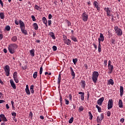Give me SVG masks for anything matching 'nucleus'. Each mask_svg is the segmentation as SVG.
<instances>
[{
    "instance_id": "f257e3e1",
    "label": "nucleus",
    "mask_w": 125,
    "mask_h": 125,
    "mask_svg": "<svg viewBox=\"0 0 125 125\" xmlns=\"http://www.w3.org/2000/svg\"><path fill=\"white\" fill-rule=\"evenodd\" d=\"M18 48V45L15 43H11L8 45V49L9 51L10 54H14L15 53V50Z\"/></svg>"
},
{
    "instance_id": "f03ea898",
    "label": "nucleus",
    "mask_w": 125,
    "mask_h": 125,
    "mask_svg": "<svg viewBox=\"0 0 125 125\" xmlns=\"http://www.w3.org/2000/svg\"><path fill=\"white\" fill-rule=\"evenodd\" d=\"M99 75H100V74L97 71H94L92 73V81H93V82L94 83H97Z\"/></svg>"
},
{
    "instance_id": "7ed1b4c3",
    "label": "nucleus",
    "mask_w": 125,
    "mask_h": 125,
    "mask_svg": "<svg viewBox=\"0 0 125 125\" xmlns=\"http://www.w3.org/2000/svg\"><path fill=\"white\" fill-rule=\"evenodd\" d=\"M89 18V15L86 12H83L81 16L82 20L86 22L88 21Z\"/></svg>"
},
{
    "instance_id": "20e7f679",
    "label": "nucleus",
    "mask_w": 125,
    "mask_h": 125,
    "mask_svg": "<svg viewBox=\"0 0 125 125\" xmlns=\"http://www.w3.org/2000/svg\"><path fill=\"white\" fill-rule=\"evenodd\" d=\"M115 33L117 34L118 36H121L123 34L122 30L119 28L118 26H115L114 27Z\"/></svg>"
},
{
    "instance_id": "39448f33",
    "label": "nucleus",
    "mask_w": 125,
    "mask_h": 125,
    "mask_svg": "<svg viewBox=\"0 0 125 125\" xmlns=\"http://www.w3.org/2000/svg\"><path fill=\"white\" fill-rule=\"evenodd\" d=\"M112 62L110 61H108V74H111L112 73L113 70L114 69L113 65H112Z\"/></svg>"
},
{
    "instance_id": "423d86ee",
    "label": "nucleus",
    "mask_w": 125,
    "mask_h": 125,
    "mask_svg": "<svg viewBox=\"0 0 125 125\" xmlns=\"http://www.w3.org/2000/svg\"><path fill=\"white\" fill-rule=\"evenodd\" d=\"M5 72V75L7 77L10 75V68L9 65H6L4 68Z\"/></svg>"
},
{
    "instance_id": "0eeeda50",
    "label": "nucleus",
    "mask_w": 125,
    "mask_h": 125,
    "mask_svg": "<svg viewBox=\"0 0 125 125\" xmlns=\"http://www.w3.org/2000/svg\"><path fill=\"white\" fill-rule=\"evenodd\" d=\"M13 77L15 81V82L17 83H18L19 82V81L18 78V73L17 72H15L13 74Z\"/></svg>"
},
{
    "instance_id": "6e6552de",
    "label": "nucleus",
    "mask_w": 125,
    "mask_h": 125,
    "mask_svg": "<svg viewBox=\"0 0 125 125\" xmlns=\"http://www.w3.org/2000/svg\"><path fill=\"white\" fill-rule=\"evenodd\" d=\"M113 108V100L112 99H110L109 100L108 102V104H107V109L108 110H110Z\"/></svg>"
},
{
    "instance_id": "1a4fd4ad",
    "label": "nucleus",
    "mask_w": 125,
    "mask_h": 125,
    "mask_svg": "<svg viewBox=\"0 0 125 125\" xmlns=\"http://www.w3.org/2000/svg\"><path fill=\"white\" fill-rule=\"evenodd\" d=\"M104 118V113H102L101 114V116H98L97 117V123H101V121H103V119Z\"/></svg>"
},
{
    "instance_id": "9d476101",
    "label": "nucleus",
    "mask_w": 125,
    "mask_h": 125,
    "mask_svg": "<svg viewBox=\"0 0 125 125\" xmlns=\"http://www.w3.org/2000/svg\"><path fill=\"white\" fill-rule=\"evenodd\" d=\"M93 5L94 6L95 8H97V11H100V4L97 1H94L93 2Z\"/></svg>"
},
{
    "instance_id": "9b49d317",
    "label": "nucleus",
    "mask_w": 125,
    "mask_h": 125,
    "mask_svg": "<svg viewBox=\"0 0 125 125\" xmlns=\"http://www.w3.org/2000/svg\"><path fill=\"white\" fill-rule=\"evenodd\" d=\"M104 100V97H102L99 99V100L97 101V104L99 105H101L103 103V102Z\"/></svg>"
},
{
    "instance_id": "f8f14e48",
    "label": "nucleus",
    "mask_w": 125,
    "mask_h": 125,
    "mask_svg": "<svg viewBox=\"0 0 125 125\" xmlns=\"http://www.w3.org/2000/svg\"><path fill=\"white\" fill-rule=\"evenodd\" d=\"M104 10L106 12L107 16H111V11L110 10V8L109 7H105Z\"/></svg>"
},
{
    "instance_id": "ddd939ff",
    "label": "nucleus",
    "mask_w": 125,
    "mask_h": 125,
    "mask_svg": "<svg viewBox=\"0 0 125 125\" xmlns=\"http://www.w3.org/2000/svg\"><path fill=\"white\" fill-rule=\"evenodd\" d=\"M10 83L11 84V87L14 89H16V85L14 83V82L13 81V80H10Z\"/></svg>"
},
{
    "instance_id": "4468645a",
    "label": "nucleus",
    "mask_w": 125,
    "mask_h": 125,
    "mask_svg": "<svg viewBox=\"0 0 125 125\" xmlns=\"http://www.w3.org/2000/svg\"><path fill=\"white\" fill-rule=\"evenodd\" d=\"M79 94L81 95V101H84V92H79Z\"/></svg>"
},
{
    "instance_id": "2eb2a0df",
    "label": "nucleus",
    "mask_w": 125,
    "mask_h": 125,
    "mask_svg": "<svg viewBox=\"0 0 125 125\" xmlns=\"http://www.w3.org/2000/svg\"><path fill=\"white\" fill-rule=\"evenodd\" d=\"M63 42L65 44H66L67 45H71V40H70L68 39H65L64 40V41H63Z\"/></svg>"
},
{
    "instance_id": "dca6fc26",
    "label": "nucleus",
    "mask_w": 125,
    "mask_h": 125,
    "mask_svg": "<svg viewBox=\"0 0 125 125\" xmlns=\"http://www.w3.org/2000/svg\"><path fill=\"white\" fill-rule=\"evenodd\" d=\"M19 24L21 29L25 27L24 23L21 20L19 21Z\"/></svg>"
},
{
    "instance_id": "f3484780",
    "label": "nucleus",
    "mask_w": 125,
    "mask_h": 125,
    "mask_svg": "<svg viewBox=\"0 0 125 125\" xmlns=\"http://www.w3.org/2000/svg\"><path fill=\"white\" fill-rule=\"evenodd\" d=\"M21 31L22 33H23L25 35V36H26V35H27V34H28L27 31L26 30H25V27H23L22 28H21Z\"/></svg>"
},
{
    "instance_id": "a211bd4d",
    "label": "nucleus",
    "mask_w": 125,
    "mask_h": 125,
    "mask_svg": "<svg viewBox=\"0 0 125 125\" xmlns=\"http://www.w3.org/2000/svg\"><path fill=\"white\" fill-rule=\"evenodd\" d=\"M0 117L2 118V120H3V122H7L8 120L7 118L5 117L4 114H0Z\"/></svg>"
},
{
    "instance_id": "6ab92c4d",
    "label": "nucleus",
    "mask_w": 125,
    "mask_h": 125,
    "mask_svg": "<svg viewBox=\"0 0 125 125\" xmlns=\"http://www.w3.org/2000/svg\"><path fill=\"white\" fill-rule=\"evenodd\" d=\"M42 21L43 23L46 25V26L47 27H48V25H47V20L46 19V18L44 17H43L42 18Z\"/></svg>"
},
{
    "instance_id": "aec40b11",
    "label": "nucleus",
    "mask_w": 125,
    "mask_h": 125,
    "mask_svg": "<svg viewBox=\"0 0 125 125\" xmlns=\"http://www.w3.org/2000/svg\"><path fill=\"white\" fill-rule=\"evenodd\" d=\"M70 71H71V76H73L72 79H74L75 77V73L74 71V70H73V69L72 68V67H70Z\"/></svg>"
},
{
    "instance_id": "412c9836",
    "label": "nucleus",
    "mask_w": 125,
    "mask_h": 125,
    "mask_svg": "<svg viewBox=\"0 0 125 125\" xmlns=\"http://www.w3.org/2000/svg\"><path fill=\"white\" fill-rule=\"evenodd\" d=\"M120 96H122L124 95V87L123 86H120Z\"/></svg>"
},
{
    "instance_id": "4be33fe9",
    "label": "nucleus",
    "mask_w": 125,
    "mask_h": 125,
    "mask_svg": "<svg viewBox=\"0 0 125 125\" xmlns=\"http://www.w3.org/2000/svg\"><path fill=\"white\" fill-rule=\"evenodd\" d=\"M118 106H119V108H123V102L121 100H119Z\"/></svg>"
},
{
    "instance_id": "5701e85b",
    "label": "nucleus",
    "mask_w": 125,
    "mask_h": 125,
    "mask_svg": "<svg viewBox=\"0 0 125 125\" xmlns=\"http://www.w3.org/2000/svg\"><path fill=\"white\" fill-rule=\"evenodd\" d=\"M18 40V37L17 36H13L11 38V41L12 42H15L17 41Z\"/></svg>"
},
{
    "instance_id": "b1692460",
    "label": "nucleus",
    "mask_w": 125,
    "mask_h": 125,
    "mask_svg": "<svg viewBox=\"0 0 125 125\" xmlns=\"http://www.w3.org/2000/svg\"><path fill=\"white\" fill-rule=\"evenodd\" d=\"M100 40L102 41V42H104V37L103 34L100 33Z\"/></svg>"
},
{
    "instance_id": "393cba45",
    "label": "nucleus",
    "mask_w": 125,
    "mask_h": 125,
    "mask_svg": "<svg viewBox=\"0 0 125 125\" xmlns=\"http://www.w3.org/2000/svg\"><path fill=\"white\" fill-rule=\"evenodd\" d=\"M61 80V75L59 74L58 78V84L59 85V87L60 86Z\"/></svg>"
},
{
    "instance_id": "a878e982",
    "label": "nucleus",
    "mask_w": 125,
    "mask_h": 125,
    "mask_svg": "<svg viewBox=\"0 0 125 125\" xmlns=\"http://www.w3.org/2000/svg\"><path fill=\"white\" fill-rule=\"evenodd\" d=\"M33 27H34V30H38L39 29L38 24L37 23H34L33 24Z\"/></svg>"
},
{
    "instance_id": "bb28decb",
    "label": "nucleus",
    "mask_w": 125,
    "mask_h": 125,
    "mask_svg": "<svg viewBox=\"0 0 125 125\" xmlns=\"http://www.w3.org/2000/svg\"><path fill=\"white\" fill-rule=\"evenodd\" d=\"M81 86L82 87H83V88H85V81H81Z\"/></svg>"
},
{
    "instance_id": "cd10ccee",
    "label": "nucleus",
    "mask_w": 125,
    "mask_h": 125,
    "mask_svg": "<svg viewBox=\"0 0 125 125\" xmlns=\"http://www.w3.org/2000/svg\"><path fill=\"white\" fill-rule=\"evenodd\" d=\"M50 36L53 39H56V37L55 36V34L53 32H50L49 33Z\"/></svg>"
},
{
    "instance_id": "c85d7f7f",
    "label": "nucleus",
    "mask_w": 125,
    "mask_h": 125,
    "mask_svg": "<svg viewBox=\"0 0 125 125\" xmlns=\"http://www.w3.org/2000/svg\"><path fill=\"white\" fill-rule=\"evenodd\" d=\"M34 85H31L30 86V92L32 94H34Z\"/></svg>"
},
{
    "instance_id": "c756f323",
    "label": "nucleus",
    "mask_w": 125,
    "mask_h": 125,
    "mask_svg": "<svg viewBox=\"0 0 125 125\" xmlns=\"http://www.w3.org/2000/svg\"><path fill=\"white\" fill-rule=\"evenodd\" d=\"M30 55L32 57H34L35 56V50L34 49L31 50L30 51Z\"/></svg>"
},
{
    "instance_id": "7c9ffc66",
    "label": "nucleus",
    "mask_w": 125,
    "mask_h": 125,
    "mask_svg": "<svg viewBox=\"0 0 125 125\" xmlns=\"http://www.w3.org/2000/svg\"><path fill=\"white\" fill-rule=\"evenodd\" d=\"M108 83L111 84V85H113V84H114V82L112 79H110L108 81Z\"/></svg>"
},
{
    "instance_id": "2f4dec72",
    "label": "nucleus",
    "mask_w": 125,
    "mask_h": 125,
    "mask_svg": "<svg viewBox=\"0 0 125 125\" xmlns=\"http://www.w3.org/2000/svg\"><path fill=\"white\" fill-rule=\"evenodd\" d=\"M96 108L98 109V111L100 113L102 112L101 107H100L98 104L96 105Z\"/></svg>"
},
{
    "instance_id": "473e14b6",
    "label": "nucleus",
    "mask_w": 125,
    "mask_h": 125,
    "mask_svg": "<svg viewBox=\"0 0 125 125\" xmlns=\"http://www.w3.org/2000/svg\"><path fill=\"white\" fill-rule=\"evenodd\" d=\"M88 116L89 117V120H92V119H93V115L92 114V113L90 112H88Z\"/></svg>"
},
{
    "instance_id": "72a5a7b5",
    "label": "nucleus",
    "mask_w": 125,
    "mask_h": 125,
    "mask_svg": "<svg viewBox=\"0 0 125 125\" xmlns=\"http://www.w3.org/2000/svg\"><path fill=\"white\" fill-rule=\"evenodd\" d=\"M71 40H73V42H77V38L74 36H71Z\"/></svg>"
},
{
    "instance_id": "f704fd0d",
    "label": "nucleus",
    "mask_w": 125,
    "mask_h": 125,
    "mask_svg": "<svg viewBox=\"0 0 125 125\" xmlns=\"http://www.w3.org/2000/svg\"><path fill=\"white\" fill-rule=\"evenodd\" d=\"M0 18L1 20L4 19V13H0Z\"/></svg>"
},
{
    "instance_id": "c9c22d12",
    "label": "nucleus",
    "mask_w": 125,
    "mask_h": 125,
    "mask_svg": "<svg viewBox=\"0 0 125 125\" xmlns=\"http://www.w3.org/2000/svg\"><path fill=\"white\" fill-rule=\"evenodd\" d=\"M65 21H66L68 27H70V26H71V23L69 22L68 20H66Z\"/></svg>"
},
{
    "instance_id": "e433bc0d",
    "label": "nucleus",
    "mask_w": 125,
    "mask_h": 125,
    "mask_svg": "<svg viewBox=\"0 0 125 125\" xmlns=\"http://www.w3.org/2000/svg\"><path fill=\"white\" fill-rule=\"evenodd\" d=\"M5 29L6 31H9L10 30V27L9 26V25H6V26H5Z\"/></svg>"
},
{
    "instance_id": "4c0bfd02",
    "label": "nucleus",
    "mask_w": 125,
    "mask_h": 125,
    "mask_svg": "<svg viewBox=\"0 0 125 125\" xmlns=\"http://www.w3.org/2000/svg\"><path fill=\"white\" fill-rule=\"evenodd\" d=\"M98 52H99V53L101 52V51H102L101 45H100V44L98 45Z\"/></svg>"
},
{
    "instance_id": "58836bf2",
    "label": "nucleus",
    "mask_w": 125,
    "mask_h": 125,
    "mask_svg": "<svg viewBox=\"0 0 125 125\" xmlns=\"http://www.w3.org/2000/svg\"><path fill=\"white\" fill-rule=\"evenodd\" d=\"M37 76H38V72H34L33 74V78L34 79H36L37 78Z\"/></svg>"
},
{
    "instance_id": "ea45409f",
    "label": "nucleus",
    "mask_w": 125,
    "mask_h": 125,
    "mask_svg": "<svg viewBox=\"0 0 125 125\" xmlns=\"http://www.w3.org/2000/svg\"><path fill=\"white\" fill-rule=\"evenodd\" d=\"M74 121V118L73 117H71L70 120H69L68 123L69 124H72Z\"/></svg>"
},
{
    "instance_id": "a19ab883",
    "label": "nucleus",
    "mask_w": 125,
    "mask_h": 125,
    "mask_svg": "<svg viewBox=\"0 0 125 125\" xmlns=\"http://www.w3.org/2000/svg\"><path fill=\"white\" fill-rule=\"evenodd\" d=\"M78 62V59L77 58H75L73 59V62L75 65H76V62Z\"/></svg>"
},
{
    "instance_id": "79ce46f5",
    "label": "nucleus",
    "mask_w": 125,
    "mask_h": 125,
    "mask_svg": "<svg viewBox=\"0 0 125 125\" xmlns=\"http://www.w3.org/2000/svg\"><path fill=\"white\" fill-rule=\"evenodd\" d=\"M25 93L27 95H30L31 93L29 89H25Z\"/></svg>"
},
{
    "instance_id": "37998d69",
    "label": "nucleus",
    "mask_w": 125,
    "mask_h": 125,
    "mask_svg": "<svg viewBox=\"0 0 125 125\" xmlns=\"http://www.w3.org/2000/svg\"><path fill=\"white\" fill-rule=\"evenodd\" d=\"M43 72V67L42 66H41L40 69V75H42Z\"/></svg>"
},
{
    "instance_id": "c03bdc74",
    "label": "nucleus",
    "mask_w": 125,
    "mask_h": 125,
    "mask_svg": "<svg viewBox=\"0 0 125 125\" xmlns=\"http://www.w3.org/2000/svg\"><path fill=\"white\" fill-rule=\"evenodd\" d=\"M15 24L17 25H18L20 24V21H18V20L16 19L15 20Z\"/></svg>"
},
{
    "instance_id": "a18cd8bd",
    "label": "nucleus",
    "mask_w": 125,
    "mask_h": 125,
    "mask_svg": "<svg viewBox=\"0 0 125 125\" xmlns=\"http://www.w3.org/2000/svg\"><path fill=\"white\" fill-rule=\"evenodd\" d=\"M35 8L36 10H39V9H41V8H40V7L38 5H35Z\"/></svg>"
},
{
    "instance_id": "49530a36",
    "label": "nucleus",
    "mask_w": 125,
    "mask_h": 125,
    "mask_svg": "<svg viewBox=\"0 0 125 125\" xmlns=\"http://www.w3.org/2000/svg\"><path fill=\"white\" fill-rule=\"evenodd\" d=\"M11 115H12V116L13 117H16L17 113H15V112H12L11 113Z\"/></svg>"
},
{
    "instance_id": "de8ad7c7",
    "label": "nucleus",
    "mask_w": 125,
    "mask_h": 125,
    "mask_svg": "<svg viewBox=\"0 0 125 125\" xmlns=\"http://www.w3.org/2000/svg\"><path fill=\"white\" fill-rule=\"evenodd\" d=\"M52 49L53 51H56L57 50V47L56 46H53Z\"/></svg>"
},
{
    "instance_id": "09e8293b",
    "label": "nucleus",
    "mask_w": 125,
    "mask_h": 125,
    "mask_svg": "<svg viewBox=\"0 0 125 125\" xmlns=\"http://www.w3.org/2000/svg\"><path fill=\"white\" fill-rule=\"evenodd\" d=\"M79 109L80 111H83L84 109V108L83 106H81L79 108Z\"/></svg>"
},
{
    "instance_id": "8fccbe9b",
    "label": "nucleus",
    "mask_w": 125,
    "mask_h": 125,
    "mask_svg": "<svg viewBox=\"0 0 125 125\" xmlns=\"http://www.w3.org/2000/svg\"><path fill=\"white\" fill-rule=\"evenodd\" d=\"M65 104L66 105H68L69 104V102L68 100H67V99H65Z\"/></svg>"
},
{
    "instance_id": "3c124183",
    "label": "nucleus",
    "mask_w": 125,
    "mask_h": 125,
    "mask_svg": "<svg viewBox=\"0 0 125 125\" xmlns=\"http://www.w3.org/2000/svg\"><path fill=\"white\" fill-rule=\"evenodd\" d=\"M31 18H32L33 21H36V19L34 16H31Z\"/></svg>"
},
{
    "instance_id": "603ef678",
    "label": "nucleus",
    "mask_w": 125,
    "mask_h": 125,
    "mask_svg": "<svg viewBox=\"0 0 125 125\" xmlns=\"http://www.w3.org/2000/svg\"><path fill=\"white\" fill-rule=\"evenodd\" d=\"M69 99L70 101H72V96L71 94L69 95Z\"/></svg>"
},
{
    "instance_id": "864d4df0",
    "label": "nucleus",
    "mask_w": 125,
    "mask_h": 125,
    "mask_svg": "<svg viewBox=\"0 0 125 125\" xmlns=\"http://www.w3.org/2000/svg\"><path fill=\"white\" fill-rule=\"evenodd\" d=\"M107 60H105L104 61V65L105 66H106L107 64Z\"/></svg>"
},
{
    "instance_id": "5fc2aeb1",
    "label": "nucleus",
    "mask_w": 125,
    "mask_h": 125,
    "mask_svg": "<svg viewBox=\"0 0 125 125\" xmlns=\"http://www.w3.org/2000/svg\"><path fill=\"white\" fill-rule=\"evenodd\" d=\"M14 104H15L14 102L13 101H11V104H12V106L13 108H14V106H15Z\"/></svg>"
},
{
    "instance_id": "6e6d98bb",
    "label": "nucleus",
    "mask_w": 125,
    "mask_h": 125,
    "mask_svg": "<svg viewBox=\"0 0 125 125\" xmlns=\"http://www.w3.org/2000/svg\"><path fill=\"white\" fill-rule=\"evenodd\" d=\"M95 49L96 50L97 49V45L95 44V43H93L92 44Z\"/></svg>"
},
{
    "instance_id": "4d7b16f0",
    "label": "nucleus",
    "mask_w": 125,
    "mask_h": 125,
    "mask_svg": "<svg viewBox=\"0 0 125 125\" xmlns=\"http://www.w3.org/2000/svg\"><path fill=\"white\" fill-rule=\"evenodd\" d=\"M51 20H48V26H50L51 24Z\"/></svg>"
},
{
    "instance_id": "13d9d810",
    "label": "nucleus",
    "mask_w": 125,
    "mask_h": 125,
    "mask_svg": "<svg viewBox=\"0 0 125 125\" xmlns=\"http://www.w3.org/2000/svg\"><path fill=\"white\" fill-rule=\"evenodd\" d=\"M52 18V14H49L48 15V19H49V20H51Z\"/></svg>"
},
{
    "instance_id": "bf43d9fd",
    "label": "nucleus",
    "mask_w": 125,
    "mask_h": 125,
    "mask_svg": "<svg viewBox=\"0 0 125 125\" xmlns=\"http://www.w3.org/2000/svg\"><path fill=\"white\" fill-rule=\"evenodd\" d=\"M107 115L108 117H110L111 115V113L110 112V111H108L107 112Z\"/></svg>"
},
{
    "instance_id": "052dcab7",
    "label": "nucleus",
    "mask_w": 125,
    "mask_h": 125,
    "mask_svg": "<svg viewBox=\"0 0 125 125\" xmlns=\"http://www.w3.org/2000/svg\"><path fill=\"white\" fill-rule=\"evenodd\" d=\"M5 106H6V108L7 109H9V108H10V107L9 106L8 104H5Z\"/></svg>"
},
{
    "instance_id": "680f3d73",
    "label": "nucleus",
    "mask_w": 125,
    "mask_h": 125,
    "mask_svg": "<svg viewBox=\"0 0 125 125\" xmlns=\"http://www.w3.org/2000/svg\"><path fill=\"white\" fill-rule=\"evenodd\" d=\"M63 42L65 40H67V36L65 35H63Z\"/></svg>"
},
{
    "instance_id": "e2e57ef3",
    "label": "nucleus",
    "mask_w": 125,
    "mask_h": 125,
    "mask_svg": "<svg viewBox=\"0 0 125 125\" xmlns=\"http://www.w3.org/2000/svg\"><path fill=\"white\" fill-rule=\"evenodd\" d=\"M13 120L15 122H17L18 121V119L16 118V117H13Z\"/></svg>"
},
{
    "instance_id": "0e129e2a",
    "label": "nucleus",
    "mask_w": 125,
    "mask_h": 125,
    "mask_svg": "<svg viewBox=\"0 0 125 125\" xmlns=\"http://www.w3.org/2000/svg\"><path fill=\"white\" fill-rule=\"evenodd\" d=\"M125 122V119L124 118H122L120 120V122H121L122 123H123Z\"/></svg>"
},
{
    "instance_id": "69168bd1",
    "label": "nucleus",
    "mask_w": 125,
    "mask_h": 125,
    "mask_svg": "<svg viewBox=\"0 0 125 125\" xmlns=\"http://www.w3.org/2000/svg\"><path fill=\"white\" fill-rule=\"evenodd\" d=\"M111 43L112 44H115V39H112L111 40Z\"/></svg>"
},
{
    "instance_id": "338daca9",
    "label": "nucleus",
    "mask_w": 125,
    "mask_h": 125,
    "mask_svg": "<svg viewBox=\"0 0 125 125\" xmlns=\"http://www.w3.org/2000/svg\"><path fill=\"white\" fill-rule=\"evenodd\" d=\"M102 42L101 40H100V38H99L98 39V42H99V44L98 45H101V42Z\"/></svg>"
},
{
    "instance_id": "774afa93",
    "label": "nucleus",
    "mask_w": 125,
    "mask_h": 125,
    "mask_svg": "<svg viewBox=\"0 0 125 125\" xmlns=\"http://www.w3.org/2000/svg\"><path fill=\"white\" fill-rule=\"evenodd\" d=\"M3 38V35L1 34H0V40H1Z\"/></svg>"
}]
</instances>
